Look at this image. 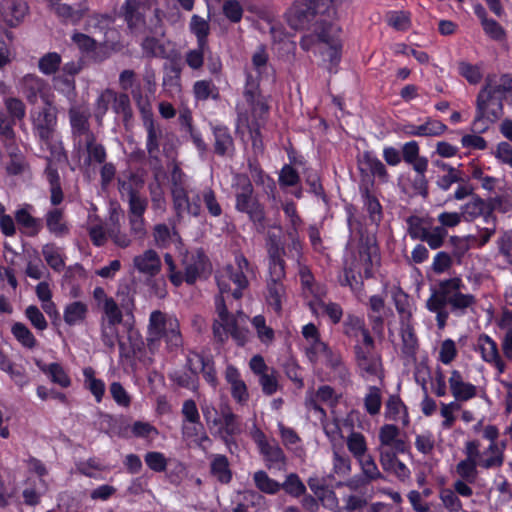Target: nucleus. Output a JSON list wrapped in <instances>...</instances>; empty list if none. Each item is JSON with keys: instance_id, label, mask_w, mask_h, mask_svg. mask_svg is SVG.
<instances>
[{"instance_id": "1", "label": "nucleus", "mask_w": 512, "mask_h": 512, "mask_svg": "<svg viewBox=\"0 0 512 512\" xmlns=\"http://www.w3.org/2000/svg\"><path fill=\"white\" fill-rule=\"evenodd\" d=\"M462 280L458 277L442 280L436 288L432 289L430 297L426 301V308L436 313L437 326L444 329L449 318L447 305L451 312L457 316L466 314L468 308H473L476 298L472 294H463Z\"/></svg>"}, {"instance_id": "2", "label": "nucleus", "mask_w": 512, "mask_h": 512, "mask_svg": "<svg viewBox=\"0 0 512 512\" xmlns=\"http://www.w3.org/2000/svg\"><path fill=\"white\" fill-rule=\"evenodd\" d=\"M504 86H492V79L487 77L485 85L479 91L476 100V116L472 123V132L483 133L503 115Z\"/></svg>"}, {"instance_id": "3", "label": "nucleus", "mask_w": 512, "mask_h": 512, "mask_svg": "<svg viewBox=\"0 0 512 512\" xmlns=\"http://www.w3.org/2000/svg\"><path fill=\"white\" fill-rule=\"evenodd\" d=\"M232 188L235 196V209L246 214L258 232H264L266 227L265 207L254 194L250 178L246 174L237 173L234 176Z\"/></svg>"}, {"instance_id": "4", "label": "nucleus", "mask_w": 512, "mask_h": 512, "mask_svg": "<svg viewBox=\"0 0 512 512\" xmlns=\"http://www.w3.org/2000/svg\"><path fill=\"white\" fill-rule=\"evenodd\" d=\"M30 121L34 134L39 140L48 144L56 131L58 108L54 100L34 106L30 110Z\"/></svg>"}, {"instance_id": "5", "label": "nucleus", "mask_w": 512, "mask_h": 512, "mask_svg": "<svg viewBox=\"0 0 512 512\" xmlns=\"http://www.w3.org/2000/svg\"><path fill=\"white\" fill-rule=\"evenodd\" d=\"M348 266L354 265V271L361 277V271L364 272L366 279L372 278L373 268L379 266V249L373 237H361L356 252H352L350 257L345 259Z\"/></svg>"}, {"instance_id": "6", "label": "nucleus", "mask_w": 512, "mask_h": 512, "mask_svg": "<svg viewBox=\"0 0 512 512\" xmlns=\"http://www.w3.org/2000/svg\"><path fill=\"white\" fill-rule=\"evenodd\" d=\"M19 89L26 101L33 106L37 104L38 99L45 103L55 98L49 83L35 74L23 76L19 81Z\"/></svg>"}, {"instance_id": "7", "label": "nucleus", "mask_w": 512, "mask_h": 512, "mask_svg": "<svg viewBox=\"0 0 512 512\" xmlns=\"http://www.w3.org/2000/svg\"><path fill=\"white\" fill-rule=\"evenodd\" d=\"M355 360L360 375L366 379L377 377L383 378V365L380 354L375 351L361 349L360 344L354 346Z\"/></svg>"}, {"instance_id": "8", "label": "nucleus", "mask_w": 512, "mask_h": 512, "mask_svg": "<svg viewBox=\"0 0 512 512\" xmlns=\"http://www.w3.org/2000/svg\"><path fill=\"white\" fill-rule=\"evenodd\" d=\"M319 0H297L288 14V23L294 29L308 28L318 11Z\"/></svg>"}, {"instance_id": "9", "label": "nucleus", "mask_w": 512, "mask_h": 512, "mask_svg": "<svg viewBox=\"0 0 512 512\" xmlns=\"http://www.w3.org/2000/svg\"><path fill=\"white\" fill-rule=\"evenodd\" d=\"M185 282L194 284L198 279L205 278L210 273L211 265L203 251L187 254L183 259Z\"/></svg>"}, {"instance_id": "10", "label": "nucleus", "mask_w": 512, "mask_h": 512, "mask_svg": "<svg viewBox=\"0 0 512 512\" xmlns=\"http://www.w3.org/2000/svg\"><path fill=\"white\" fill-rule=\"evenodd\" d=\"M143 126L147 133L146 150L150 161L159 162L160 145L165 137V129L154 120L152 114L143 117Z\"/></svg>"}, {"instance_id": "11", "label": "nucleus", "mask_w": 512, "mask_h": 512, "mask_svg": "<svg viewBox=\"0 0 512 512\" xmlns=\"http://www.w3.org/2000/svg\"><path fill=\"white\" fill-rule=\"evenodd\" d=\"M173 207L178 217L189 215L198 217L201 214L200 196L190 198L182 186H175L172 189Z\"/></svg>"}, {"instance_id": "12", "label": "nucleus", "mask_w": 512, "mask_h": 512, "mask_svg": "<svg viewBox=\"0 0 512 512\" xmlns=\"http://www.w3.org/2000/svg\"><path fill=\"white\" fill-rule=\"evenodd\" d=\"M49 5L64 22L70 21L73 24L80 22L89 10L86 0L81 2L76 9L69 4L62 3L61 0H49Z\"/></svg>"}, {"instance_id": "13", "label": "nucleus", "mask_w": 512, "mask_h": 512, "mask_svg": "<svg viewBox=\"0 0 512 512\" xmlns=\"http://www.w3.org/2000/svg\"><path fill=\"white\" fill-rule=\"evenodd\" d=\"M267 251L269 256V273L278 278L282 275V269H285V262L282 257L286 254V250L280 244L276 235H269Z\"/></svg>"}, {"instance_id": "14", "label": "nucleus", "mask_w": 512, "mask_h": 512, "mask_svg": "<svg viewBox=\"0 0 512 512\" xmlns=\"http://www.w3.org/2000/svg\"><path fill=\"white\" fill-rule=\"evenodd\" d=\"M143 6L137 0H126L124 5V18L130 30L133 32H143L146 26V20L143 13Z\"/></svg>"}, {"instance_id": "15", "label": "nucleus", "mask_w": 512, "mask_h": 512, "mask_svg": "<svg viewBox=\"0 0 512 512\" xmlns=\"http://www.w3.org/2000/svg\"><path fill=\"white\" fill-rule=\"evenodd\" d=\"M269 280L267 281V302L273 309L280 313L282 310V300L286 295L285 287L282 279L285 277V269H282V275L278 278L269 273Z\"/></svg>"}, {"instance_id": "16", "label": "nucleus", "mask_w": 512, "mask_h": 512, "mask_svg": "<svg viewBox=\"0 0 512 512\" xmlns=\"http://www.w3.org/2000/svg\"><path fill=\"white\" fill-rule=\"evenodd\" d=\"M172 320L176 319L166 317V315L159 310H155L151 313L148 327L149 338L147 339L150 348L162 338L163 333L168 330V325Z\"/></svg>"}, {"instance_id": "17", "label": "nucleus", "mask_w": 512, "mask_h": 512, "mask_svg": "<svg viewBox=\"0 0 512 512\" xmlns=\"http://www.w3.org/2000/svg\"><path fill=\"white\" fill-rule=\"evenodd\" d=\"M449 385L452 395L458 401H467L476 396V387L471 383L464 382L458 370L451 372Z\"/></svg>"}, {"instance_id": "18", "label": "nucleus", "mask_w": 512, "mask_h": 512, "mask_svg": "<svg viewBox=\"0 0 512 512\" xmlns=\"http://www.w3.org/2000/svg\"><path fill=\"white\" fill-rule=\"evenodd\" d=\"M134 267L141 273L155 276L161 270V260L156 251L149 249L143 254L135 256L133 259Z\"/></svg>"}, {"instance_id": "19", "label": "nucleus", "mask_w": 512, "mask_h": 512, "mask_svg": "<svg viewBox=\"0 0 512 512\" xmlns=\"http://www.w3.org/2000/svg\"><path fill=\"white\" fill-rule=\"evenodd\" d=\"M90 113L87 110H82L77 107L69 109V120L72 129V135L89 137V134H94L90 129L89 124Z\"/></svg>"}, {"instance_id": "20", "label": "nucleus", "mask_w": 512, "mask_h": 512, "mask_svg": "<svg viewBox=\"0 0 512 512\" xmlns=\"http://www.w3.org/2000/svg\"><path fill=\"white\" fill-rule=\"evenodd\" d=\"M107 234L113 243L120 248H127L132 244V239L121 230L120 213L116 209L110 212Z\"/></svg>"}, {"instance_id": "21", "label": "nucleus", "mask_w": 512, "mask_h": 512, "mask_svg": "<svg viewBox=\"0 0 512 512\" xmlns=\"http://www.w3.org/2000/svg\"><path fill=\"white\" fill-rule=\"evenodd\" d=\"M45 223L48 231L55 237H64L69 233V226L62 208L48 210L45 214Z\"/></svg>"}, {"instance_id": "22", "label": "nucleus", "mask_w": 512, "mask_h": 512, "mask_svg": "<svg viewBox=\"0 0 512 512\" xmlns=\"http://www.w3.org/2000/svg\"><path fill=\"white\" fill-rule=\"evenodd\" d=\"M479 348L484 361L493 363L496 368L502 373L505 369V363L500 358L498 347L488 335H480L478 339Z\"/></svg>"}, {"instance_id": "23", "label": "nucleus", "mask_w": 512, "mask_h": 512, "mask_svg": "<svg viewBox=\"0 0 512 512\" xmlns=\"http://www.w3.org/2000/svg\"><path fill=\"white\" fill-rule=\"evenodd\" d=\"M28 12L27 4L22 0H7L3 6L2 17L10 27H16Z\"/></svg>"}, {"instance_id": "24", "label": "nucleus", "mask_w": 512, "mask_h": 512, "mask_svg": "<svg viewBox=\"0 0 512 512\" xmlns=\"http://www.w3.org/2000/svg\"><path fill=\"white\" fill-rule=\"evenodd\" d=\"M477 457L478 450H468L467 457L456 465V473L461 478V480H464L470 484L476 481L478 475Z\"/></svg>"}, {"instance_id": "25", "label": "nucleus", "mask_w": 512, "mask_h": 512, "mask_svg": "<svg viewBox=\"0 0 512 512\" xmlns=\"http://www.w3.org/2000/svg\"><path fill=\"white\" fill-rule=\"evenodd\" d=\"M225 377L227 382L231 385V394L233 398L239 403H245L249 398V394L247 386L240 378L238 370L233 366H228Z\"/></svg>"}, {"instance_id": "26", "label": "nucleus", "mask_w": 512, "mask_h": 512, "mask_svg": "<svg viewBox=\"0 0 512 512\" xmlns=\"http://www.w3.org/2000/svg\"><path fill=\"white\" fill-rule=\"evenodd\" d=\"M215 138L214 151L219 156L232 155L234 141L227 127L216 126L213 128Z\"/></svg>"}, {"instance_id": "27", "label": "nucleus", "mask_w": 512, "mask_h": 512, "mask_svg": "<svg viewBox=\"0 0 512 512\" xmlns=\"http://www.w3.org/2000/svg\"><path fill=\"white\" fill-rule=\"evenodd\" d=\"M340 436L346 438L347 448H366L364 436L353 430V420L351 418L344 419L341 424H336Z\"/></svg>"}, {"instance_id": "28", "label": "nucleus", "mask_w": 512, "mask_h": 512, "mask_svg": "<svg viewBox=\"0 0 512 512\" xmlns=\"http://www.w3.org/2000/svg\"><path fill=\"white\" fill-rule=\"evenodd\" d=\"M221 416L222 429L223 432L226 434V436H223V438L225 440V444L227 446H230L234 443L228 437H231L239 433L241 430L239 418L236 414H234L231 411V409L227 405L221 407Z\"/></svg>"}, {"instance_id": "29", "label": "nucleus", "mask_w": 512, "mask_h": 512, "mask_svg": "<svg viewBox=\"0 0 512 512\" xmlns=\"http://www.w3.org/2000/svg\"><path fill=\"white\" fill-rule=\"evenodd\" d=\"M381 463L385 470L393 472L401 480H405L410 476L409 469L397 457L394 450H386L385 453H382Z\"/></svg>"}, {"instance_id": "30", "label": "nucleus", "mask_w": 512, "mask_h": 512, "mask_svg": "<svg viewBox=\"0 0 512 512\" xmlns=\"http://www.w3.org/2000/svg\"><path fill=\"white\" fill-rule=\"evenodd\" d=\"M85 149L87 157L85 158V165L90 166L93 163L102 164L106 161L107 153L105 147L96 141L95 134H89L85 139Z\"/></svg>"}, {"instance_id": "31", "label": "nucleus", "mask_w": 512, "mask_h": 512, "mask_svg": "<svg viewBox=\"0 0 512 512\" xmlns=\"http://www.w3.org/2000/svg\"><path fill=\"white\" fill-rule=\"evenodd\" d=\"M403 159L411 164L416 172H425L428 167V160L425 157H419V146L416 141H410L404 144Z\"/></svg>"}, {"instance_id": "32", "label": "nucleus", "mask_w": 512, "mask_h": 512, "mask_svg": "<svg viewBox=\"0 0 512 512\" xmlns=\"http://www.w3.org/2000/svg\"><path fill=\"white\" fill-rule=\"evenodd\" d=\"M486 202L478 195H473L471 200L461 207V215L465 221H473L483 216L486 222Z\"/></svg>"}, {"instance_id": "33", "label": "nucleus", "mask_w": 512, "mask_h": 512, "mask_svg": "<svg viewBox=\"0 0 512 512\" xmlns=\"http://www.w3.org/2000/svg\"><path fill=\"white\" fill-rule=\"evenodd\" d=\"M182 414L185 420L192 425L193 427L184 425L183 431L186 436H192L193 433L191 430L197 431V428H202L199 423V412L196 406V403L192 399L185 400L182 406Z\"/></svg>"}, {"instance_id": "34", "label": "nucleus", "mask_w": 512, "mask_h": 512, "mask_svg": "<svg viewBox=\"0 0 512 512\" xmlns=\"http://www.w3.org/2000/svg\"><path fill=\"white\" fill-rule=\"evenodd\" d=\"M88 313V307L81 301L69 303L64 310V321L73 326L85 320Z\"/></svg>"}, {"instance_id": "35", "label": "nucleus", "mask_w": 512, "mask_h": 512, "mask_svg": "<svg viewBox=\"0 0 512 512\" xmlns=\"http://www.w3.org/2000/svg\"><path fill=\"white\" fill-rule=\"evenodd\" d=\"M112 109L116 114H120L123 117V122L126 127L130 124L133 118V111L131 102L128 94L115 92Z\"/></svg>"}, {"instance_id": "36", "label": "nucleus", "mask_w": 512, "mask_h": 512, "mask_svg": "<svg viewBox=\"0 0 512 512\" xmlns=\"http://www.w3.org/2000/svg\"><path fill=\"white\" fill-rule=\"evenodd\" d=\"M447 126L439 120L427 119V121L413 128V131H407L408 135L412 136H439L443 134Z\"/></svg>"}, {"instance_id": "37", "label": "nucleus", "mask_w": 512, "mask_h": 512, "mask_svg": "<svg viewBox=\"0 0 512 512\" xmlns=\"http://www.w3.org/2000/svg\"><path fill=\"white\" fill-rule=\"evenodd\" d=\"M111 20L109 15L95 14L87 19L84 29L93 36L105 35Z\"/></svg>"}, {"instance_id": "38", "label": "nucleus", "mask_w": 512, "mask_h": 512, "mask_svg": "<svg viewBox=\"0 0 512 512\" xmlns=\"http://www.w3.org/2000/svg\"><path fill=\"white\" fill-rule=\"evenodd\" d=\"M4 106L8 117H10L13 122H23L26 115V105L20 98L7 97L4 99Z\"/></svg>"}, {"instance_id": "39", "label": "nucleus", "mask_w": 512, "mask_h": 512, "mask_svg": "<svg viewBox=\"0 0 512 512\" xmlns=\"http://www.w3.org/2000/svg\"><path fill=\"white\" fill-rule=\"evenodd\" d=\"M40 369L48 374L52 382L60 385L63 388L70 386L71 381L63 367L58 363H51L49 365H39Z\"/></svg>"}, {"instance_id": "40", "label": "nucleus", "mask_w": 512, "mask_h": 512, "mask_svg": "<svg viewBox=\"0 0 512 512\" xmlns=\"http://www.w3.org/2000/svg\"><path fill=\"white\" fill-rule=\"evenodd\" d=\"M162 338L165 339L169 351H175L182 347L183 338L180 333L178 320H172L169 323L168 330L163 333Z\"/></svg>"}, {"instance_id": "41", "label": "nucleus", "mask_w": 512, "mask_h": 512, "mask_svg": "<svg viewBox=\"0 0 512 512\" xmlns=\"http://www.w3.org/2000/svg\"><path fill=\"white\" fill-rule=\"evenodd\" d=\"M211 473L221 483H228L232 478L229 463L226 457L218 455L211 463Z\"/></svg>"}, {"instance_id": "42", "label": "nucleus", "mask_w": 512, "mask_h": 512, "mask_svg": "<svg viewBox=\"0 0 512 512\" xmlns=\"http://www.w3.org/2000/svg\"><path fill=\"white\" fill-rule=\"evenodd\" d=\"M393 299L396 310L400 315L401 323L410 322L412 311L410 308L409 296L401 289H398L393 293Z\"/></svg>"}, {"instance_id": "43", "label": "nucleus", "mask_w": 512, "mask_h": 512, "mask_svg": "<svg viewBox=\"0 0 512 512\" xmlns=\"http://www.w3.org/2000/svg\"><path fill=\"white\" fill-rule=\"evenodd\" d=\"M354 452L355 458L359 461L363 473L369 479L377 478L380 473L379 470L373 460V458L367 453V450H352Z\"/></svg>"}, {"instance_id": "44", "label": "nucleus", "mask_w": 512, "mask_h": 512, "mask_svg": "<svg viewBox=\"0 0 512 512\" xmlns=\"http://www.w3.org/2000/svg\"><path fill=\"white\" fill-rule=\"evenodd\" d=\"M143 184V179L132 173L128 180H118V190L122 196H127L129 199L139 193V189L143 187Z\"/></svg>"}, {"instance_id": "45", "label": "nucleus", "mask_w": 512, "mask_h": 512, "mask_svg": "<svg viewBox=\"0 0 512 512\" xmlns=\"http://www.w3.org/2000/svg\"><path fill=\"white\" fill-rule=\"evenodd\" d=\"M402 351L407 355H414L418 346L417 337L410 322L401 323Z\"/></svg>"}, {"instance_id": "46", "label": "nucleus", "mask_w": 512, "mask_h": 512, "mask_svg": "<svg viewBox=\"0 0 512 512\" xmlns=\"http://www.w3.org/2000/svg\"><path fill=\"white\" fill-rule=\"evenodd\" d=\"M18 224L30 229V236H36L42 229L41 220L33 217L26 209H20L15 214Z\"/></svg>"}, {"instance_id": "47", "label": "nucleus", "mask_w": 512, "mask_h": 512, "mask_svg": "<svg viewBox=\"0 0 512 512\" xmlns=\"http://www.w3.org/2000/svg\"><path fill=\"white\" fill-rule=\"evenodd\" d=\"M503 463V455L501 450H478L477 464L480 467L489 469L499 467Z\"/></svg>"}, {"instance_id": "48", "label": "nucleus", "mask_w": 512, "mask_h": 512, "mask_svg": "<svg viewBox=\"0 0 512 512\" xmlns=\"http://www.w3.org/2000/svg\"><path fill=\"white\" fill-rule=\"evenodd\" d=\"M321 37L324 40V43L328 46L327 50L323 52V54L328 57L330 61L328 69L332 72L333 68L336 67L340 61L342 46L338 38H326L324 34H322Z\"/></svg>"}, {"instance_id": "49", "label": "nucleus", "mask_w": 512, "mask_h": 512, "mask_svg": "<svg viewBox=\"0 0 512 512\" xmlns=\"http://www.w3.org/2000/svg\"><path fill=\"white\" fill-rule=\"evenodd\" d=\"M42 254H43L44 259L47 262V264L54 271L60 272L64 268V266H65L64 260L54 244H52V243L45 244L42 247Z\"/></svg>"}, {"instance_id": "50", "label": "nucleus", "mask_w": 512, "mask_h": 512, "mask_svg": "<svg viewBox=\"0 0 512 512\" xmlns=\"http://www.w3.org/2000/svg\"><path fill=\"white\" fill-rule=\"evenodd\" d=\"M61 64V56L56 52H49L42 56L38 62L39 70L45 75L56 73Z\"/></svg>"}, {"instance_id": "51", "label": "nucleus", "mask_w": 512, "mask_h": 512, "mask_svg": "<svg viewBox=\"0 0 512 512\" xmlns=\"http://www.w3.org/2000/svg\"><path fill=\"white\" fill-rule=\"evenodd\" d=\"M191 30L196 35L198 44L200 47H206L207 45V36L209 34V24L208 22L199 17L198 15H193L191 18Z\"/></svg>"}, {"instance_id": "52", "label": "nucleus", "mask_w": 512, "mask_h": 512, "mask_svg": "<svg viewBox=\"0 0 512 512\" xmlns=\"http://www.w3.org/2000/svg\"><path fill=\"white\" fill-rule=\"evenodd\" d=\"M12 334L25 347L32 349L36 346V339L32 332L23 323L17 322L12 326Z\"/></svg>"}, {"instance_id": "53", "label": "nucleus", "mask_w": 512, "mask_h": 512, "mask_svg": "<svg viewBox=\"0 0 512 512\" xmlns=\"http://www.w3.org/2000/svg\"><path fill=\"white\" fill-rule=\"evenodd\" d=\"M95 371L92 367H86L83 370V375L85 377V382L88 385L89 390L95 396L96 400L99 402L102 399V396L105 391V385L102 380L96 379L94 377Z\"/></svg>"}, {"instance_id": "54", "label": "nucleus", "mask_w": 512, "mask_h": 512, "mask_svg": "<svg viewBox=\"0 0 512 512\" xmlns=\"http://www.w3.org/2000/svg\"><path fill=\"white\" fill-rule=\"evenodd\" d=\"M131 95L140 113L142 114V118L152 114L150 98H152L153 96H147V92L144 89H142L139 85L131 88Z\"/></svg>"}, {"instance_id": "55", "label": "nucleus", "mask_w": 512, "mask_h": 512, "mask_svg": "<svg viewBox=\"0 0 512 512\" xmlns=\"http://www.w3.org/2000/svg\"><path fill=\"white\" fill-rule=\"evenodd\" d=\"M362 164L372 173L373 176H377L382 180L386 181L388 173L385 165L377 158L373 157L370 153L365 152L363 154Z\"/></svg>"}, {"instance_id": "56", "label": "nucleus", "mask_w": 512, "mask_h": 512, "mask_svg": "<svg viewBox=\"0 0 512 512\" xmlns=\"http://www.w3.org/2000/svg\"><path fill=\"white\" fill-rule=\"evenodd\" d=\"M256 487L264 493L274 494L280 489V484L271 479L264 471H258L254 474Z\"/></svg>"}, {"instance_id": "57", "label": "nucleus", "mask_w": 512, "mask_h": 512, "mask_svg": "<svg viewBox=\"0 0 512 512\" xmlns=\"http://www.w3.org/2000/svg\"><path fill=\"white\" fill-rule=\"evenodd\" d=\"M129 234H127L132 241H143L147 235L144 217L128 216Z\"/></svg>"}, {"instance_id": "58", "label": "nucleus", "mask_w": 512, "mask_h": 512, "mask_svg": "<svg viewBox=\"0 0 512 512\" xmlns=\"http://www.w3.org/2000/svg\"><path fill=\"white\" fill-rule=\"evenodd\" d=\"M193 355L197 359V362L200 364V371L202 372L205 380L215 387L217 384V376L214 362L210 358H205L198 353H193Z\"/></svg>"}, {"instance_id": "59", "label": "nucleus", "mask_w": 512, "mask_h": 512, "mask_svg": "<svg viewBox=\"0 0 512 512\" xmlns=\"http://www.w3.org/2000/svg\"><path fill=\"white\" fill-rule=\"evenodd\" d=\"M408 234L412 239L424 240L429 228L424 226V220L418 216H410L407 218Z\"/></svg>"}, {"instance_id": "60", "label": "nucleus", "mask_w": 512, "mask_h": 512, "mask_svg": "<svg viewBox=\"0 0 512 512\" xmlns=\"http://www.w3.org/2000/svg\"><path fill=\"white\" fill-rule=\"evenodd\" d=\"M162 11L158 8L154 9L153 15L146 21V26L143 32H148L154 36L163 37L165 35Z\"/></svg>"}, {"instance_id": "61", "label": "nucleus", "mask_w": 512, "mask_h": 512, "mask_svg": "<svg viewBox=\"0 0 512 512\" xmlns=\"http://www.w3.org/2000/svg\"><path fill=\"white\" fill-rule=\"evenodd\" d=\"M103 312L106 316L105 323L120 324L123 320L122 312L113 298L105 300L102 305Z\"/></svg>"}, {"instance_id": "62", "label": "nucleus", "mask_w": 512, "mask_h": 512, "mask_svg": "<svg viewBox=\"0 0 512 512\" xmlns=\"http://www.w3.org/2000/svg\"><path fill=\"white\" fill-rule=\"evenodd\" d=\"M115 92L111 89H106L103 91L99 97L97 98L95 105V117L98 121L102 119V117L106 114L109 109V106L113 105Z\"/></svg>"}, {"instance_id": "63", "label": "nucleus", "mask_w": 512, "mask_h": 512, "mask_svg": "<svg viewBox=\"0 0 512 512\" xmlns=\"http://www.w3.org/2000/svg\"><path fill=\"white\" fill-rule=\"evenodd\" d=\"M362 196L365 199V206L373 222L380 221L381 218V205L378 199L371 195L368 188L362 189Z\"/></svg>"}, {"instance_id": "64", "label": "nucleus", "mask_w": 512, "mask_h": 512, "mask_svg": "<svg viewBox=\"0 0 512 512\" xmlns=\"http://www.w3.org/2000/svg\"><path fill=\"white\" fill-rule=\"evenodd\" d=\"M481 26L485 34L492 40L502 42L506 39V32L497 21L488 19Z\"/></svg>"}]
</instances>
